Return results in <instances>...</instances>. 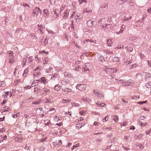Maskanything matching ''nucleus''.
<instances>
[{"instance_id":"obj_32","label":"nucleus","mask_w":151,"mask_h":151,"mask_svg":"<svg viewBox=\"0 0 151 151\" xmlns=\"http://www.w3.org/2000/svg\"><path fill=\"white\" fill-rule=\"evenodd\" d=\"M53 12H54V15H53V17L55 18H57L58 16V14L55 11L53 10Z\"/></svg>"},{"instance_id":"obj_3","label":"nucleus","mask_w":151,"mask_h":151,"mask_svg":"<svg viewBox=\"0 0 151 151\" xmlns=\"http://www.w3.org/2000/svg\"><path fill=\"white\" fill-rule=\"evenodd\" d=\"M86 85L83 84H78L76 86L77 89L80 91L85 90L86 88Z\"/></svg>"},{"instance_id":"obj_55","label":"nucleus","mask_w":151,"mask_h":151,"mask_svg":"<svg viewBox=\"0 0 151 151\" xmlns=\"http://www.w3.org/2000/svg\"><path fill=\"white\" fill-rule=\"evenodd\" d=\"M44 42L45 44L47 45L48 43V40L47 39H45V40Z\"/></svg>"},{"instance_id":"obj_49","label":"nucleus","mask_w":151,"mask_h":151,"mask_svg":"<svg viewBox=\"0 0 151 151\" xmlns=\"http://www.w3.org/2000/svg\"><path fill=\"white\" fill-rule=\"evenodd\" d=\"M50 4H54L55 2V0H50Z\"/></svg>"},{"instance_id":"obj_60","label":"nucleus","mask_w":151,"mask_h":151,"mask_svg":"<svg viewBox=\"0 0 151 151\" xmlns=\"http://www.w3.org/2000/svg\"><path fill=\"white\" fill-rule=\"evenodd\" d=\"M127 125L126 122H124L121 124V125L123 126H125Z\"/></svg>"},{"instance_id":"obj_63","label":"nucleus","mask_w":151,"mask_h":151,"mask_svg":"<svg viewBox=\"0 0 151 151\" xmlns=\"http://www.w3.org/2000/svg\"><path fill=\"white\" fill-rule=\"evenodd\" d=\"M80 144L79 143L75 145L74 146V147L75 148H76L79 146Z\"/></svg>"},{"instance_id":"obj_62","label":"nucleus","mask_w":151,"mask_h":151,"mask_svg":"<svg viewBox=\"0 0 151 151\" xmlns=\"http://www.w3.org/2000/svg\"><path fill=\"white\" fill-rule=\"evenodd\" d=\"M107 117H108V116H106L104 119H103L102 120L103 122H104L108 120L107 118Z\"/></svg>"},{"instance_id":"obj_34","label":"nucleus","mask_w":151,"mask_h":151,"mask_svg":"<svg viewBox=\"0 0 151 151\" xmlns=\"http://www.w3.org/2000/svg\"><path fill=\"white\" fill-rule=\"evenodd\" d=\"M118 117L117 116H114L113 117V119L114 121L115 122H117V120L118 119Z\"/></svg>"},{"instance_id":"obj_37","label":"nucleus","mask_w":151,"mask_h":151,"mask_svg":"<svg viewBox=\"0 0 151 151\" xmlns=\"http://www.w3.org/2000/svg\"><path fill=\"white\" fill-rule=\"evenodd\" d=\"M58 73H55L51 77V79H53L54 78H56L58 76Z\"/></svg>"},{"instance_id":"obj_14","label":"nucleus","mask_w":151,"mask_h":151,"mask_svg":"<svg viewBox=\"0 0 151 151\" xmlns=\"http://www.w3.org/2000/svg\"><path fill=\"white\" fill-rule=\"evenodd\" d=\"M51 99L50 98L46 99L44 100L45 103H51Z\"/></svg>"},{"instance_id":"obj_43","label":"nucleus","mask_w":151,"mask_h":151,"mask_svg":"<svg viewBox=\"0 0 151 151\" xmlns=\"http://www.w3.org/2000/svg\"><path fill=\"white\" fill-rule=\"evenodd\" d=\"M139 98V96H133L132 97V99H138Z\"/></svg>"},{"instance_id":"obj_47","label":"nucleus","mask_w":151,"mask_h":151,"mask_svg":"<svg viewBox=\"0 0 151 151\" xmlns=\"http://www.w3.org/2000/svg\"><path fill=\"white\" fill-rule=\"evenodd\" d=\"M137 146L139 147L140 148H144V147H143L142 145L141 144H139L138 145H137Z\"/></svg>"},{"instance_id":"obj_36","label":"nucleus","mask_w":151,"mask_h":151,"mask_svg":"<svg viewBox=\"0 0 151 151\" xmlns=\"http://www.w3.org/2000/svg\"><path fill=\"white\" fill-rule=\"evenodd\" d=\"M41 80H40V78L38 80H36L35 81H34L33 83V85L34 84V83H39V82H41Z\"/></svg>"},{"instance_id":"obj_61","label":"nucleus","mask_w":151,"mask_h":151,"mask_svg":"<svg viewBox=\"0 0 151 151\" xmlns=\"http://www.w3.org/2000/svg\"><path fill=\"white\" fill-rule=\"evenodd\" d=\"M65 5H62V7L60 9V11H62L63 10L64 8L65 7Z\"/></svg>"},{"instance_id":"obj_17","label":"nucleus","mask_w":151,"mask_h":151,"mask_svg":"<svg viewBox=\"0 0 151 151\" xmlns=\"http://www.w3.org/2000/svg\"><path fill=\"white\" fill-rule=\"evenodd\" d=\"M27 58H25L23 59L22 62V64H23V67H24L25 66L26 63L27 62Z\"/></svg>"},{"instance_id":"obj_54","label":"nucleus","mask_w":151,"mask_h":151,"mask_svg":"<svg viewBox=\"0 0 151 151\" xmlns=\"http://www.w3.org/2000/svg\"><path fill=\"white\" fill-rule=\"evenodd\" d=\"M123 86H129L130 84H128L127 83V82L126 83H124L122 85Z\"/></svg>"},{"instance_id":"obj_20","label":"nucleus","mask_w":151,"mask_h":151,"mask_svg":"<svg viewBox=\"0 0 151 151\" xmlns=\"http://www.w3.org/2000/svg\"><path fill=\"white\" fill-rule=\"evenodd\" d=\"M151 77V75L150 73H146L145 75V77L146 79L148 78H150Z\"/></svg>"},{"instance_id":"obj_50","label":"nucleus","mask_w":151,"mask_h":151,"mask_svg":"<svg viewBox=\"0 0 151 151\" xmlns=\"http://www.w3.org/2000/svg\"><path fill=\"white\" fill-rule=\"evenodd\" d=\"M4 112L7 111L8 110V109H9V108L7 106H6L4 108Z\"/></svg>"},{"instance_id":"obj_53","label":"nucleus","mask_w":151,"mask_h":151,"mask_svg":"<svg viewBox=\"0 0 151 151\" xmlns=\"http://www.w3.org/2000/svg\"><path fill=\"white\" fill-rule=\"evenodd\" d=\"M22 6H24V7H25V6H27L28 7H29V5L27 4H26V3H24L23 4H22Z\"/></svg>"},{"instance_id":"obj_58","label":"nucleus","mask_w":151,"mask_h":151,"mask_svg":"<svg viewBox=\"0 0 151 151\" xmlns=\"http://www.w3.org/2000/svg\"><path fill=\"white\" fill-rule=\"evenodd\" d=\"M78 20H79V19H82L83 17L81 15V14H80L79 15H78Z\"/></svg>"},{"instance_id":"obj_57","label":"nucleus","mask_w":151,"mask_h":151,"mask_svg":"<svg viewBox=\"0 0 151 151\" xmlns=\"http://www.w3.org/2000/svg\"><path fill=\"white\" fill-rule=\"evenodd\" d=\"M73 44L76 46V47H77L78 48L79 47L78 46V45H77V43L76 42H73Z\"/></svg>"},{"instance_id":"obj_39","label":"nucleus","mask_w":151,"mask_h":151,"mask_svg":"<svg viewBox=\"0 0 151 151\" xmlns=\"http://www.w3.org/2000/svg\"><path fill=\"white\" fill-rule=\"evenodd\" d=\"M19 115H20V113H18L17 114H14L13 117L14 118H16L18 116H19Z\"/></svg>"},{"instance_id":"obj_23","label":"nucleus","mask_w":151,"mask_h":151,"mask_svg":"<svg viewBox=\"0 0 151 151\" xmlns=\"http://www.w3.org/2000/svg\"><path fill=\"white\" fill-rule=\"evenodd\" d=\"M41 101V100H39L38 101H35L32 103V104H34L35 105L39 104H40Z\"/></svg>"},{"instance_id":"obj_5","label":"nucleus","mask_w":151,"mask_h":151,"mask_svg":"<svg viewBox=\"0 0 151 151\" xmlns=\"http://www.w3.org/2000/svg\"><path fill=\"white\" fill-rule=\"evenodd\" d=\"M43 14L44 17H47L49 15V11L48 9H45L43 10Z\"/></svg>"},{"instance_id":"obj_64","label":"nucleus","mask_w":151,"mask_h":151,"mask_svg":"<svg viewBox=\"0 0 151 151\" xmlns=\"http://www.w3.org/2000/svg\"><path fill=\"white\" fill-rule=\"evenodd\" d=\"M7 138V136L5 135L4 137H3V138H2V141H3L4 140H5Z\"/></svg>"},{"instance_id":"obj_21","label":"nucleus","mask_w":151,"mask_h":151,"mask_svg":"<svg viewBox=\"0 0 151 151\" xmlns=\"http://www.w3.org/2000/svg\"><path fill=\"white\" fill-rule=\"evenodd\" d=\"M104 52L106 53L107 54H113V51H111L110 50H104Z\"/></svg>"},{"instance_id":"obj_2","label":"nucleus","mask_w":151,"mask_h":151,"mask_svg":"<svg viewBox=\"0 0 151 151\" xmlns=\"http://www.w3.org/2000/svg\"><path fill=\"white\" fill-rule=\"evenodd\" d=\"M103 71L105 72L108 75L110 76L112 73L114 72L115 70L114 69L105 67L103 68Z\"/></svg>"},{"instance_id":"obj_16","label":"nucleus","mask_w":151,"mask_h":151,"mask_svg":"<svg viewBox=\"0 0 151 151\" xmlns=\"http://www.w3.org/2000/svg\"><path fill=\"white\" fill-rule=\"evenodd\" d=\"M78 2L79 4H81L83 3L85 5L86 3V0H79L78 1Z\"/></svg>"},{"instance_id":"obj_33","label":"nucleus","mask_w":151,"mask_h":151,"mask_svg":"<svg viewBox=\"0 0 151 151\" xmlns=\"http://www.w3.org/2000/svg\"><path fill=\"white\" fill-rule=\"evenodd\" d=\"M147 101H143L138 102H137V103L138 104H146V103H147Z\"/></svg>"},{"instance_id":"obj_46","label":"nucleus","mask_w":151,"mask_h":151,"mask_svg":"<svg viewBox=\"0 0 151 151\" xmlns=\"http://www.w3.org/2000/svg\"><path fill=\"white\" fill-rule=\"evenodd\" d=\"M132 60H130L129 61H124V63L126 64V65L129 64V63H132Z\"/></svg>"},{"instance_id":"obj_27","label":"nucleus","mask_w":151,"mask_h":151,"mask_svg":"<svg viewBox=\"0 0 151 151\" xmlns=\"http://www.w3.org/2000/svg\"><path fill=\"white\" fill-rule=\"evenodd\" d=\"M85 41H86V42L89 41L90 42H93L94 43H95L96 41L95 40L94 41L93 40H91H91L86 39V40H84V42H85Z\"/></svg>"},{"instance_id":"obj_6","label":"nucleus","mask_w":151,"mask_h":151,"mask_svg":"<svg viewBox=\"0 0 151 151\" xmlns=\"http://www.w3.org/2000/svg\"><path fill=\"white\" fill-rule=\"evenodd\" d=\"M14 139L16 141L20 143L22 142V140L23 139V138L21 136H19L16 137Z\"/></svg>"},{"instance_id":"obj_45","label":"nucleus","mask_w":151,"mask_h":151,"mask_svg":"<svg viewBox=\"0 0 151 151\" xmlns=\"http://www.w3.org/2000/svg\"><path fill=\"white\" fill-rule=\"evenodd\" d=\"M4 81H0V87L1 86H4Z\"/></svg>"},{"instance_id":"obj_9","label":"nucleus","mask_w":151,"mask_h":151,"mask_svg":"<svg viewBox=\"0 0 151 151\" xmlns=\"http://www.w3.org/2000/svg\"><path fill=\"white\" fill-rule=\"evenodd\" d=\"M61 86H60L58 84L56 85L54 87V89L57 91H59L61 88Z\"/></svg>"},{"instance_id":"obj_56","label":"nucleus","mask_w":151,"mask_h":151,"mask_svg":"<svg viewBox=\"0 0 151 151\" xmlns=\"http://www.w3.org/2000/svg\"><path fill=\"white\" fill-rule=\"evenodd\" d=\"M84 72H86L87 70H89V68H87L86 67V66L85 68H84Z\"/></svg>"},{"instance_id":"obj_59","label":"nucleus","mask_w":151,"mask_h":151,"mask_svg":"<svg viewBox=\"0 0 151 151\" xmlns=\"http://www.w3.org/2000/svg\"><path fill=\"white\" fill-rule=\"evenodd\" d=\"M135 127L133 126H131L130 127V129L131 130L132 129V130H134L135 129Z\"/></svg>"},{"instance_id":"obj_40","label":"nucleus","mask_w":151,"mask_h":151,"mask_svg":"<svg viewBox=\"0 0 151 151\" xmlns=\"http://www.w3.org/2000/svg\"><path fill=\"white\" fill-rule=\"evenodd\" d=\"M127 50L129 52H131L132 51L133 48L132 47H127Z\"/></svg>"},{"instance_id":"obj_15","label":"nucleus","mask_w":151,"mask_h":151,"mask_svg":"<svg viewBox=\"0 0 151 151\" xmlns=\"http://www.w3.org/2000/svg\"><path fill=\"white\" fill-rule=\"evenodd\" d=\"M84 101H85L86 102H90L91 101V100L88 98L84 97L82 99Z\"/></svg>"},{"instance_id":"obj_13","label":"nucleus","mask_w":151,"mask_h":151,"mask_svg":"<svg viewBox=\"0 0 151 151\" xmlns=\"http://www.w3.org/2000/svg\"><path fill=\"white\" fill-rule=\"evenodd\" d=\"M70 11V9H67L64 14V17H67L68 15L69 12Z\"/></svg>"},{"instance_id":"obj_42","label":"nucleus","mask_w":151,"mask_h":151,"mask_svg":"<svg viewBox=\"0 0 151 151\" xmlns=\"http://www.w3.org/2000/svg\"><path fill=\"white\" fill-rule=\"evenodd\" d=\"M148 65L149 67L151 68V61L149 60H147Z\"/></svg>"},{"instance_id":"obj_30","label":"nucleus","mask_w":151,"mask_h":151,"mask_svg":"<svg viewBox=\"0 0 151 151\" xmlns=\"http://www.w3.org/2000/svg\"><path fill=\"white\" fill-rule=\"evenodd\" d=\"M63 90V91L64 92H65L66 93H68L69 92H70V91L71 89L69 88H66L65 89H62Z\"/></svg>"},{"instance_id":"obj_11","label":"nucleus","mask_w":151,"mask_h":151,"mask_svg":"<svg viewBox=\"0 0 151 151\" xmlns=\"http://www.w3.org/2000/svg\"><path fill=\"white\" fill-rule=\"evenodd\" d=\"M40 80H41V83H42L44 85H45L47 83V82L46 81V80L45 77H42L40 78Z\"/></svg>"},{"instance_id":"obj_41","label":"nucleus","mask_w":151,"mask_h":151,"mask_svg":"<svg viewBox=\"0 0 151 151\" xmlns=\"http://www.w3.org/2000/svg\"><path fill=\"white\" fill-rule=\"evenodd\" d=\"M75 70H78L81 69V67L79 65H78L75 67Z\"/></svg>"},{"instance_id":"obj_28","label":"nucleus","mask_w":151,"mask_h":151,"mask_svg":"<svg viewBox=\"0 0 151 151\" xmlns=\"http://www.w3.org/2000/svg\"><path fill=\"white\" fill-rule=\"evenodd\" d=\"M15 60V59L12 58V59H9V63L10 64H12L14 63V62Z\"/></svg>"},{"instance_id":"obj_25","label":"nucleus","mask_w":151,"mask_h":151,"mask_svg":"<svg viewBox=\"0 0 151 151\" xmlns=\"http://www.w3.org/2000/svg\"><path fill=\"white\" fill-rule=\"evenodd\" d=\"M49 61V58H45L43 60L44 64H47V62H48Z\"/></svg>"},{"instance_id":"obj_51","label":"nucleus","mask_w":151,"mask_h":151,"mask_svg":"<svg viewBox=\"0 0 151 151\" xmlns=\"http://www.w3.org/2000/svg\"><path fill=\"white\" fill-rule=\"evenodd\" d=\"M43 91L45 92H49V90L47 88H43Z\"/></svg>"},{"instance_id":"obj_44","label":"nucleus","mask_w":151,"mask_h":151,"mask_svg":"<svg viewBox=\"0 0 151 151\" xmlns=\"http://www.w3.org/2000/svg\"><path fill=\"white\" fill-rule=\"evenodd\" d=\"M96 96H98L99 97L101 98L103 94L101 93H100L98 92Z\"/></svg>"},{"instance_id":"obj_1","label":"nucleus","mask_w":151,"mask_h":151,"mask_svg":"<svg viewBox=\"0 0 151 151\" xmlns=\"http://www.w3.org/2000/svg\"><path fill=\"white\" fill-rule=\"evenodd\" d=\"M32 15L34 17H37L39 14H40L41 13V11L40 9L38 7H35L34 9L33 10Z\"/></svg>"},{"instance_id":"obj_8","label":"nucleus","mask_w":151,"mask_h":151,"mask_svg":"<svg viewBox=\"0 0 151 151\" xmlns=\"http://www.w3.org/2000/svg\"><path fill=\"white\" fill-rule=\"evenodd\" d=\"M22 32V30L21 28H19L16 30L15 34L17 35H20Z\"/></svg>"},{"instance_id":"obj_48","label":"nucleus","mask_w":151,"mask_h":151,"mask_svg":"<svg viewBox=\"0 0 151 151\" xmlns=\"http://www.w3.org/2000/svg\"><path fill=\"white\" fill-rule=\"evenodd\" d=\"M63 101L64 103H68V102H70L71 101V100H68L66 99H63Z\"/></svg>"},{"instance_id":"obj_52","label":"nucleus","mask_w":151,"mask_h":151,"mask_svg":"<svg viewBox=\"0 0 151 151\" xmlns=\"http://www.w3.org/2000/svg\"><path fill=\"white\" fill-rule=\"evenodd\" d=\"M75 19L76 20V22H79V20H78V14L75 17Z\"/></svg>"},{"instance_id":"obj_38","label":"nucleus","mask_w":151,"mask_h":151,"mask_svg":"<svg viewBox=\"0 0 151 151\" xmlns=\"http://www.w3.org/2000/svg\"><path fill=\"white\" fill-rule=\"evenodd\" d=\"M37 28H38V29L39 30V29H41V28H42V29H45V27L43 25L42 26V25H37Z\"/></svg>"},{"instance_id":"obj_26","label":"nucleus","mask_w":151,"mask_h":151,"mask_svg":"<svg viewBox=\"0 0 151 151\" xmlns=\"http://www.w3.org/2000/svg\"><path fill=\"white\" fill-rule=\"evenodd\" d=\"M44 85H42L41 83H40L39 86V88L40 90H42L43 89Z\"/></svg>"},{"instance_id":"obj_24","label":"nucleus","mask_w":151,"mask_h":151,"mask_svg":"<svg viewBox=\"0 0 151 151\" xmlns=\"http://www.w3.org/2000/svg\"><path fill=\"white\" fill-rule=\"evenodd\" d=\"M113 61L116 62H119L120 61V60H119L118 57H115L113 58Z\"/></svg>"},{"instance_id":"obj_29","label":"nucleus","mask_w":151,"mask_h":151,"mask_svg":"<svg viewBox=\"0 0 151 151\" xmlns=\"http://www.w3.org/2000/svg\"><path fill=\"white\" fill-rule=\"evenodd\" d=\"M33 58L32 56H30L29 57V58L28 59V63H30L31 62H32L33 60Z\"/></svg>"},{"instance_id":"obj_31","label":"nucleus","mask_w":151,"mask_h":151,"mask_svg":"<svg viewBox=\"0 0 151 151\" xmlns=\"http://www.w3.org/2000/svg\"><path fill=\"white\" fill-rule=\"evenodd\" d=\"M146 86L147 88H151V82H150L148 83H147L146 84Z\"/></svg>"},{"instance_id":"obj_10","label":"nucleus","mask_w":151,"mask_h":151,"mask_svg":"<svg viewBox=\"0 0 151 151\" xmlns=\"http://www.w3.org/2000/svg\"><path fill=\"white\" fill-rule=\"evenodd\" d=\"M6 55L8 56L9 58L13 57V52L11 51H9L8 53L6 54Z\"/></svg>"},{"instance_id":"obj_7","label":"nucleus","mask_w":151,"mask_h":151,"mask_svg":"<svg viewBox=\"0 0 151 151\" xmlns=\"http://www.w3.org/2000/svg\"><path fill=\"white\" fill-rule=\"evenodd\" d=\"M87 25L88 27H92L93 26V22L91 20H88L87 22Z\"/></svg>"},{"instance_id":"obj_19","label":"nucleus","mask_w":151,"mask_h":151,"mask_svg":"<svg viewBox=\"0 0 151 151\" xmlns=\"http://www.w3.org/2000/svg\"><path fill=\"white\" fill-rule=\"evenodd\" d=\"M112 42L111 40L110 39L107 40V44L108 46H110V45L112 44Z\"/></svg>"},{"instance_id":"obj_35","label":"nucleus","mask_w":151,"mask_h":151,"mask_svg":"<svg viewBox=\"0 0 151 151\" xmlns=\"http://www.w3.org/2000/svg\"><path fill=\"white\" fill-rule=\"evenodd\" d=\"M90 12L91 13L92 12V10L91 9H84L83 11V12Z\"/></svg>"},{"instance_id":"obj_22","label":"nucleus","mask_w":151,"mask_h":151,"mask_svg":"<svg viewBox=\"0 0 151 151\" xmlns=\"http://www.w3.org/2000/svg\"><path fill=\"white\" fill-rule=\"evenodd\" d=\"M127 83L128 84L132 85L134 83V81L132 79L129 80L128 81H127Z\"/></svg>"},{"instance_id":"obj_4","label":"nucleus","mask_w":151,"mask_h":151,"mask_svg":"<svg viewBox=\"0 0 151 151\" xmlns=\"http://www.w3.org/2000/svg\"><path fill=\"white\" fill-rule=\"evenodd\" d=\"M108 5L106 3L105 4L104 6V5H102L100 8V13L101 14H103V13L104 12V11H103V9L104 8H107L108 6Z\"/></svg>"},{"instance_id":"obj_12","label":"nucleus","mask_w":151,"mask_h":151,"mask_svg":"<svg viewBox=\"0 0 151 151\" xmlns=\"http://www.w3.org/2000/svg\"><path fill=\"white\" fill-rule=\"evenodd\" d=\"M29 68H27L26 69H25L24 70V73L23 74V76L24 77H25L26 76L27 74H28V70Z\"/></svg>"},{"instance_id":"obj_18","label":"nucleus","mask_w":151,"mask_h":151,"mask_svg":"<svg viewBox=\"0 0 151 151\" xmlns=\"http://www.w3.org/2000/svg\"><path fill=\"white\" fill-rule=\"evenodd\" d=\"M99 59L101 62H104L105 61V60L102 56L100 55L98 58Z\"/></svg>"}]
</instances>
